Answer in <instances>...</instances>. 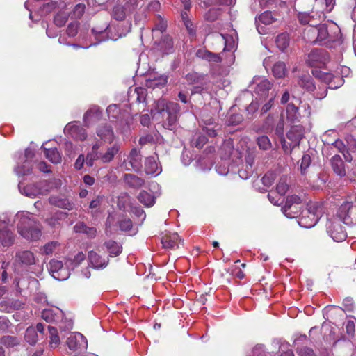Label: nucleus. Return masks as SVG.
I'll return each instance as SVG.
<instances>
[{
  "mask_svg": "<svg viewBox=\"0 0 356 356\" xmlns=\"http://www.w3.org/2000/svg\"><path fill=\"white\" fill-rule=\"evenodd\" d=\"M341 220L348 225L356 223V203L346 201L339 208L337 218L329 219L327 224V232L335 242H342L347 234Z\"/></svg>",
  "mask_w": 356,
  "mask_h": 356,
  "instance_id": "obj_1",
  "label": "nucleus"
},
{
  "mask_svg": "<svg viewBox=\"0 0 356 356\" xmlns=\"http://www.w3.org/2000/svg\"><path fill=\"white\" fill-rule=\"evenodd\" d=\"M154 111V118L161 120L165 129H172L175 127L180 113L177 103L161 99L155 103Z\"/></svg>",
  "mask_w": 356,
  "mask_h": 356,
  "instance_id": "obj_2",
  "label": "nucleus"
},
{
  "mask_svg": "<svg viewBox=\"0 0 356 356\" xmlns=\"http://www.w3.org/2000/svg\"><path fill=\"white\" fill-rule=\"evenodd\" d=\"M19 234L28 240L36 241L41 236L40 225L29 212H18L15 216Z\"/></svg>",
  "mask_w": 356,
  "mask_h": 356,
  "instance_id": "obj_3",
  "label": "nucleus"
},
{
  "mask_svg": "<svg viewBox=\"0 0 356 356\" xmlns=\"http://www.w3.org/2000/svg\"><path fill=\"white\" fill-rule=\"evenodd\" d=\"M318 27V44L330 48L341 44V34L339 27L334 22L323 24Z\"/></svg>",
  "mask_w": 356,
  "mask_h": 356,
  "instance_id": "obj_4",
  "label": "nucleus"
},
{
  "mask_svg": "<svg viewBox=\"0 0 356 356\" xmlns=\"http://www.w3.org/2000/svg\"><path fill=\"white\" fill-rule=\"evenodd\" d=\"M111 26H106L104 29L97 30V29H92V31L99 42L108 39L117 40L119 38L125 36L131 31V24L128 22H124L120 26H118L116 33L114 35L111 33V35H108V33L111 31Z\"/></svg>",
  "mask_w": 356,
  "mask_h": 356,
  "instance_id": "obj_5",
  "label": "nucleus"
},
{
  "mask_svg": "<svg viewBox=\"0 0 356 356\" xmlns=\"http://www.w3.org/2000/svg\"><path fill=\"white\" fill-rule=\"evenodd\" d=\"M18 186L22 194L31 198H35L40 195H46L51 190L50 184L47 181H41L37 184L26 186L19 182Z\"/></svg>",
  "mask_w": 356,
  "mask_h": 356,
  "instance_id": "obj_6",
  "label": "nucleus"
},
{
  "mask_svg": "<svg viewBox=\"0 0 356 356\" xmlns=\"http://www.w3.org/2000/svg\"><path fill=\"white\" fill-rule=\"evenodd\" d=\"M320 214L316 204L310 205L309 209L302 212L298 223L301 227L311 228L318 222Z\"/></svg>",
  "mask_w": 356,
  "mask_h": 356,
  "instance_id": "obj_7",
  "label": "nucleus"
},
{
  "mask_svg": "<svg viewBox=\"0 0 356 356\" xmlns=\"http://www.w3.org/2000/svg\"><path fill=\"white\" fill-rule=\"evenodd\" d=\"M122 167L127 171L139 172L142 168V156L136 148H133L127 158L124 160Z\"/></svg>",
  "mask_w": 356,
  "mask_h": 356,
  "instance_id": "obj_8",
  "label": "nucleus"
},
{
  "mask_svg": "<svg viewBox=\"0 0 356 356\" xmlns=\"http://www.w3.org/2000/svg\"><path fill=\"white\" fill-rule=\"evenodd\" d=\"M329 59V55L325 49H315L308 54L307 63L311 67H323Z\"/></svg>",
  "mask_w": 356,
  "mask_h": 356,
  "instance_id": "obj_9",
  "label": "nucleus"
},
{
  "mask_svg": "<svg viewBox=\"0 0 356 356\" xmlns=\"http://www.w3.org/2000/svg\"><path fill=\"white\" fill-rule=\"evenodd\" d=\"M49 266L50 273L54 279L63 281L70 277V267L67 266L64 267L62 261L57 259H51Z\"/></svg>",
  "mask_w": 356,
  "mask_h": 356,
  "instance_id": "obj_10",
  "label": "nucleus"
},
{
  "mask_svg": "<svg viewBox=\"0 0 356 356\" xmlns=\"http://www.w3.org/2000/svg\"><path fill=\"white\" fill-rule=\"evenodd\" d=\"M10 222V218L6 216L3 219H0V242L3 247H9L14 242V234L8 227Z\"/></svg>",
  "mask_w": 356,
  "mask_h": 356,
  "instance_id": "obj_11",
  "label": "nucleus"
},
{
  "mask_svg": "<svg viewBox=\"0 0 356 356\" xmlns=\"http://www.w3.org/2000/svg\"><path fill=\"white\" fill-rule=\"evenodd\" d=\"M67 345L73 351L81 352L88 346L86 337L79 332H73L67 337Z\"/></svg>",
  "mask_w": 356,
  "mask_h": 356,
  "instance_id": "obj_12",
  "label": "nucleus"
},
{
  "mask_svg": "<svg viewBox=\"0 0 356 356\" xmlns=\"http://www.w3.org/2000/svg\"><path fill=\"white\" fill-rule=\"evenodd\" d=\"M154 49L163 54H170L174 52V42L172 38L168 35H162L161 38L154 40Z\"/></svg>",
  "mask_w": 356,
  "mask_h": 356,
  "instance_id": "obj_13",
  "label": "nucleus"
},
{
  "mask_svg": "<svg viewBox=\"0 0 356 356\" xmlns=\"http://www.w3.org/2000/svg\"><path fill=\"white\" fill-rule=\"evenodd\" d=\"M35 259L32 252L29 250H22L16 253L14 266L15 268H20L34 264Z\"/></svg>",
  "mask_w": 356,
  "mask_h": 356,
  "instance_id": "obj_14",
  "label": "nucleus"
},
{
  "mask_svg": "<svg viewBox=\"0 0 356 356\" xmlns=\"http://www.w3.org/2000/svg\"><path fill=\"white\" fill-rule=\"evenodd\" d=\"M64 132L77 140L83 141L87 138L85 129L76 124L75 122L68 123L64 129Z\"/></svg>",
  "mask_w": 356,
  "mask_h": 356,
  "instance_id": "obj_15",
  "label": "nucleus"
},
{
  "mask_svg": "<svg viewBox=\"0 0 356 356\" xmlns=\"http://www.w3.org/2000/svg\"><path fill=\"white\" fill-rule=\"evenodd\" d=\"M321 14L312 10L311 13L300 12L298 19L302 24H309L310 26H316L322 19Z\"/></svg>",
  "mask_w": 356,
  "mask_h": 356,
  "instance_id": "obj_16",
  "label": "nucleus"
},
{
  "mask_svg": "<svg viewBox=\"0 0 356 356\" xmlns=\"http://www.w3.org/2000/svg\"><path fill=\"white\" fill-rule=\"evenodd\" d=\"M88 258L91 266L97 270L105 268L109 262L108 257H102L94 251L88 252Z\"/></svg>",
  "mask_w": 356,
  "mask_h": 356,
  "instance_id": "obj_17",
  "label": "nucleus"
},
{
  "mask_svg": "<svg viewBox=\"0 0 356 356\" xmlns=\"http://www.w3.org/2000/svg\"><path fill=\"white\" fill-rule=\"evenodd\" d=\"M303 197L296 195L287 197L285 205L282 207V211L286 217L289 218H293L295 217L291 212V210L293 209V205L299 207L303 201Z\"/></svg>",
  "mask_w": 356,
  "mask_h": 356,
  "instance_id": "obj_18",
  "label": "nucleus"
},
{
  "mask_svg": "<svg viewBox=\"0 0 356 356\" xmlns=\"http://www.w3.org/2000/svg\"><path fill=\"white\" fill-rule=\"evenodd\" d=\"M157 160L158 158L156 156L146 158L145 161V172L147 175L157 176L161 172V166L159 165Z\"/></svg>",
  "mask_w": 356,
  "mask_h": 356,
  "instance_id": "obj_19",
  "label": "nucleus"
},
{
  "mask_svg": "<svg viewBox=\"0 0 356 356\" xmlns=\"http://www.w3.org/2000/svg\"><path fill=\"white\" fill-rule=\"evenodd\" d=\"M304 135V130L301 126H293L287 133V138L291 141L290 147L294 148L299 143Z\"/></svg>",
  "mask_w": 356,
  "mask_h": 356,
  "instance_id": "obj_20",
  "label": "nucleus"
},
{
  "mask_svg": "<svg viewBox=\"0 0 356 356\" xmlns=\"http://www.w3.org/2000/svg\"><path fill=\"white\" fill-rule=\"evenodd\" d=\"M96 133L97 136L105 143H111L114 140L115 135L113 128L108 124L99 126Z\"/></svg>",
  "mask_w": 356,
  "mask_h": 356,
  "instance_id": "obj_21",
  "label": "nucleus"
},
{
  "mask_svg": "<svg viewBox=\"0 0 356 356\" xmlns=\"http://www.w3.org/2000/svg\"><path fill=\"white\" fill-rule=\"evenodd\" d=\"M41 317L47 323L56 322L63 317V311L58 307L44 309Z\"/></svg>",
  "mask_w": 356,
  "mask_h": 356,
  "instance_id": "obj_22",
  "label": "nucleus"
},
{
  "mask_svg": "<svg viewBox=\"0 0 356 356\" xmlns=\"http://www.w3.org/2000/svg\"><path fill=\"white\" fill-rule=\"evenodd\" d=\"M334 0H315L314 8L322 17H325V13H330L334 8Z\"/></svg>",
  "mask_w": 356,
  "mask_h": 356,
  "instance_id": "obj_23",
  "label": "nucleus"
},
{
  "mask_svg": "<svg viewBox=\"0 0 356 356\" xmlns=\"http://www.w3.org/2000/svg\"><path fill=\"white\" fill-rule=\"evenodd\" d=\"M102 117V111L98 106L90 108L83 116V122L86 127L98 121Z\"/></svg>",
  "mask_w": 356,
  "mask_h": 356,
  "instance_id": "obj_24",
  "label": "nucleus"
},
{
  "mask_svg": "<svg viewBox=\"0 0 356 356\" xmlns=\"http://www.w3.org/2000/svg\"><path fill=\"white\" fill-rule=\"evenodd\" d=\"M320 79L329 85L331 89H336L343 84V79L339 76H334L330 73H323L320 76Z\"/></svg>",
  "mask_w": 356,
  "mask_h": 356,
  "instance_id": "obj_25",
  "label": "nucleus"
},
{
  "mask_svg": "<svg viewBox=\"0 0 356 356\" xmlns=\"http://www.w3.org/2000/svg\"><path fill=\"white\" fill-rule=\"evenodd\" d=\"M275 21V18L273 16V14L270 11H265L263 13H261L260 15H259L255 19V22L257 24V29L259 33L262 34L264 32V28L261 26L260 27V23L268 25L272 24Z\"/></svg>",
  "mask_w": 356,
  "mask_h": 356,
  "instance_id": "obj_26",
  "label": "nucleus"
},
{
  "mask_svg": "<svg viewBox=\"0 0 356 356\" xmlns=\"http://www.w3.org/2000/svg\"><path fill=\"white\" fill-rule=\"evenodd\" d=\"M179 236L177 233L165 234L161 238V243L164 248L174 249L178 248Z\"/></svg>",
  "mask_w": 356,
  "mask_h": 356,
  "instance_id": "obj_27",
  "label": "nucleus"
},
{
  "mask_svg": "<svg viewBox=\"0 0 356 356\" xmlns=\"http://www.w3.org/2000/svg\"><path fill=\"white\" fill-rule=\"evenodd\" d=\"M168 82V76L163 74L160 76H150L146 80V86L149 88H161L164 87Z\"/></svg>",
  "mask_w": 356,
  "mask_h": 356,
  "instance_id": "obj_28",
  "label": "nucleus"
},
{
  "mask_svg": "<svg viewBox=\"0 0 356 356\" xmlns=\"http://www.w3.org/2000/svg\"><path fill=\"white\" fill-rule=\"evenodd\" d=\"M330 163L334 173L340 177H343L346 175V172L344 163L339 155H334L332 156L330 160Z\"/></svg>",
  "mask_w": 356,
  "mask_h": 356,
  "instance_id": "obj_29",
  "label": "nucleus"
},
{
  "mask_svg": "<svg viewBox=\"0 0 356 356\" xmlns=\"http://www.w3.org/2000/svg\"><path fill=\"white\" fill-rule=\"evenodd\" d=\"M49 202L51 204L64 209L72 210L74 208V203L70 202L68 199L58 196L50 197Z\"/></svg>",
  "mask_w": 356,
  "mask_h": 356,
  "instance_id": "obj_30",
  "label": "nucleus"
},
{
  "mask_svg": "<svg viewBox=\"0 0 356 356\" xmlns=\"http://www.w3.org/2000/svg\"><path fill=\"white\" fill-rule=\"evenodd\" d=\"M167 27L166 21L163 19L160 15L156 17L155 21V26L152 29V38L155 40L156 38H160L161 35L165 31Z\"/></svg>",
  "mask_w": 356,
  "mask_h": 356,
  "instance_id": "obj_31",
  "label": "nucleus"
},
{
  "mask_svg": "<svg viewBox=\"0 0 356 356\" xmlns=\"http://www.w3.org/2000/svg\"><path fill=\"white\" fill-rule=\"evenodd\" d=\"M196 56L209 62L219 63L222 60L219 54L210 52L203 49H198L196 52Z\"/></svg>",
  "mask_w": 356,
  "mask_h": 356,
  "instance_id": "obj_32",
  "label": "nucleus"
},
{
  "mask_svg": "<svg viewBox=\"0 0 356 356\" xmlns=\"http://www.w3.org/2000/svg\"><path fill=\"white\" fill-rule=\"evenodd\" d=\"M124 180L127 185L135 188H139L145 184V181L142 178L134 174H125L124 175Z\"/></svg>",
  "mask_w": 356,
  "mask_h": 356,
  "instance_id": "obj_33",
  "label": "nucleus"
},
{
  "mask_svg": "<svg viewBox=\"0 0 356 356\" xmlns=\"http://www.w3.org/2000/svg\"><path fill=\"white\" fill-rule=\"evenodd\" d=\"M120 150V145L118 144H114L113 146L108 147L105 153L100 154L99 159L103 163H109L111 162L114 156L118 153Z\"/></svg>",
  "mask_w": 356,
  "mask_h": 356,
  "instance_id": "obj_34",
  "label": "nucleus"
},
{
  "mask_svg": "<svg viewBox=\"0 0 356 356\" xmlns=\"http://www.w3.org/2000/svg\"><path fill=\"white\" fill-rule=\"evenodd\" d=\"M42 147L44 150L45 156L49 161L56 164L61 162L62 156L57 148H45L44 145H42Z\"/></svg>",
  "mask_w": 356,
  "mask_h": 356,
  "instance_id": "obj_35",
  "label": "nucleus"
},
{
  "mask_svg": "<svg viewBox=\"0 0 356 356\" xmlns=\"http://www.w3.org/2000/svg\"><path fill=\"white\" fill-rule=\"evenodd\" d=\"M272 84L267 79H262L257 86L255 92L258 94L261 98H266L268 96V91L271 88Z\"/></svg>",
  "mask_w": 356,
  "mask_h": 356,
  "instance_id": "obj_36",
  "label": "nucleus"
},
{
  "mask_svg": "<svg viewBox=\"0 0 356 356\" xmlns=\"http://www.w3.org/2000/svg\"><path fill=\"white\" fill-rule=\"evenodd\" d=\"M23 160L24 158H22L20 161H18L17 165L15 168L16 174L19 176L30 174L32 169L31 161L25 160L23 161Z\"/></svg>",
  "mask_w": 356,
  "mask_h": 356,
  "instance_id": "obj_37",
  "label": "nucleus"
},
{
  "mask_svg": "<svg viewBox=\"0 0 356 356\" xmlns=\"http://www.w3.org/2000/svg\"><path fill=\"white\" fill-rule=\"evenodd\" d=\"M318 27L316 26H309L305 30L304 38L307 42L318 44Z\"/></svg>",
  "mask_w": 356,
  "mask_h": 356,
  "instance_id": "obj_38",
  "label": "nucleus"
},
{
  "mask_svg": "<svg viewBox=\"0 0 356 356\" xmlns=\"http://www.w3.org/2000/svg\"><path fill=\"white\" fill-rule=\"evenodd\" d=\"M298 84L307 91H313L316 87L312 76L309 74H303L299 77Z\"/></svg>",
  "mask_w": 356,
  "mask_h": 356,
  "instance_id": "obj_39",
  "label": "nucleus"
},
{
  "mask_svg": "<svg viewBox=\"0 0 356 356\" xmlns=\"http://www.w3.org/2000/svg\"><path fill=\"white\" fill-rule=\"evenodd\" d=\"M104 245L106 248L110 257L118 256L122 252V245L114 241H106Z\"/></svg>",
  "mask_w": 356,
  "mask_h": 356,
  "instance_id": "obj_40",
  "label": "nucleus"
},
{
  "mask_svg": "<svg viewBox=\"0 0 356 356\" xmlns=\"http://www.w3.org/2000/svg\"><path fill=\"white\" fill-rule=\"evenodd\" d=\"M138 201L147 207H152L155 203V197L151 193L142 191L138 195Z\"/></svg>",
  "mask_w": 356,
  "mask_h": 356,
  "instance_id": "obj_41",
  "label": "nucleus"
},
{
  "mask_svg": "<svg viewBox=\"0 0 356 356\" xmlns=\"http://www.w3.org/2000/svg\"><path fill=\"white\" fill-rule=\"evenodd\" d=\"M286 118L291 122L298 121L300 117L298 108L293 103L289 104L286 109Z\"/></svg>",
  "mask_w": 356,
  "mask_h": 356,
  "instance_id": "obj_42",
  "label": "nucleus"
},
{
  "mask_svg": "<svg viewBox=\"0 0 356 356\" xmlns=\"http://www.w3.org/2000/svg\"><path fill=\"white\" fill-rule=\"evenodd\" d=\"M99 148V145L96 143L92 146L91 152L87 154L86 163L88 166H93L95 161L99 159L100 154L98 153Z\"/></svg>",
  "mask_w": 356,
  "mask_h": 356,
  "instance_id": "obj_43",
  "label": "nucleus"
},
{
  "mask_svg": "<svg viewBox=\"0 0 356 356\" xmlns=\"http://www.w3.org/2000/svg\"><path fill=\"white\" fill-rule=\"evenodd\" d=\"M24 339L31 346L36 343L38 340V335L34 327L30 326L26 329L24 334Z\"/></svg>",
  "mask_w": 356,
  "mask_h": 356,
  "instance_id": "obj_44",
  "label": "nucleus"
},
{
  "mask_svg": "<svg viewBox=\"0 0 356 356\" xmlns=\"http://www.w3.org/2000/svg\"><path fill=\"white\" fill-rule=\"evenodd\" d=\"M273 74L276 78H283L286 73V65L283 62H277L272 69Z\"/></svg>",
  "mask_w": 356,
  "mask_h": 356,
  "instance_id": "obj_45",
  "label": "nucleus"
},
{
  "mask_svg": "<svg viewBox=\"0 0 356 356\" xmlns=\"http://www.w3.org/2000/svg\"><path fill=\"white\" fill-rule=\"evenodd\" d=\"M49 344L53 348L58 347L60 344V337L58 334L57 329L54 327L49 326Z\"/></svg>",
  "mask_w": 356,
  "mask_h": 356,
  "instance_id": "obj_46",
  "label": "nucleus"
},
{
  "mask_svg": "<svg viewBox=\"0 0 356 356\" xmlns=\"http://www.w3.org/2000/svg\"><path fill=\"white\" fill-rule=\"evenodd\" d=\"M233 151V144L231 140H225L220 148V154L223 159L229 158Z\"/></svg>",
  "mask_w": 356,
  "mask_h": 356,
  "instance_id": "obj_47",
  "label": "nucleus"
},
{
  "mask_svg": "<svg viewBox=\"0 0 356 356\" xmlns=\"http://www.w3.org/2000/svg\"><path fill=\"white\" fill-rule=\"evenodd\" d=\"M257 144L260 149L268 150L272 147V143L269 138L266 135H260L257 136Z\"/></svg>",
  "mask_w": 356,
  "mask_h": 356,
  "instance_id": "obj_48",
  "label": "nucleus"
},
{
  "mask_svg": "<svg viewBox=\"0 0 356 356\" xmlns=\"http://www.w3.org/2000/svg\"><path fill=\"white\" fill-rule=\"evenodd\" d=\"M112 15L114 19L117 20H124L127 17H129V15L127 13L122 5H117L113 8Z\"/></svg>",
  "mask_w": 356,
  "mask_h": 356,
  "instance_id": "obj_49",
  "label": "nucleus"
},
{
  "mask_svg": "<svg viewBox=\"0 0 356 356\" xmlns=\"http://www.w3.org/2000/svg\"><path fill=\"white\" fill-rule=\"evenodd\" d=\"M138 6V0H124V3L122 5L124 10H125L129 17L136 12Z\"/></svg>",
  "mask_w": 356,
  "mask_h": 356,
  "instance_id": "obj_50",
  "label": "nucleus"
},
{
  "mask_svg": "<svg viewBox=\"0 0 356 356\" xmlns=\"http://www.w3.org/2000/svg\"><path fill=\"white\" fill-rule=\"evenodd\" d=\"M85 254L82 252H78L74 257V259H67L65 262V266L70 268H74L80 264L85 259Z\"/></svg>",
  "mask_w": 356,
  "mask_h": 356,
  "instance_id": "obj_51",
  "label": "nucleus"
},
{
  "mask_svg": "<svg viewBox=\"0 0 356 356\" xmlns=\"http://www.w3.org/2000/svg\"><path fill=\"white\" fill-rule=\"evenodd\" d=\"M1 343L7 348H13L19 344L20 340L14 336H4L1 339Z\"/></svg>",
  "mask_w": 356,
  "mask_h": 356,
  "instance_id": "obj_52",
  "label": "nucleus"
},
{
  "mask_svg": "<svg viewBox=\"0 0 356 356\" xmlns=\"http://www.w3.org/2000/svg\"><path fill=\"white\" fill-rule=\"evenodd\" d=\"M74 228L76 230V232L86 233L90 237H94L97 232L95 228L88 227L82 222L77 223Z\"/></svg>",
  "mask_w": 356,
  "mask_h": 356,
  "instance_id": "obj_53",
  "label": "nucleus"
},
{
  "mask_svg": "<svg viewBox=\"0 0 356 356\" xmlns=\"http://www.w3.org/2000/svg\"><path fill=\"white\" fill-rule=\"evenodd\" d=\"M276 44L280 49L284 51L289 46V44L288 34L283 33L278 35L276 38Z\"/></svg>",
  "mask_w": 356,
  "mask_h": 356,
  "instance_id": "obj_54",
  "label": "nucleus"
},
{
  "mask_svg": "<svg viewBox=\"0 0 356 356\" xmlns=\"http://www.w3.org/2000/svg\"><path fill=\"white\" fill-rule=\"evenodd\" d=\"M289 189V185L287 184V177H282L277 184L276 191L280 196H283L286 194Z\"/></svg>",
  "mask_w": 356,
  "mask_h": 356,
  "instance_id": "obj_55",
  "label": "nucleus"
},
{
  "mask_svg": "<svg viewBox=\"0 0 356 356\" xmlns=\"http://www.w3.org/2000/svg\"><path fill=\"white\" fill-rule=\"evenodd\" d=\"M67 216L66 213L58 212L54 216L47 220L48 225L52 227H56L60 225V220Z\"/></svg>",
  "mask_w": 356,
  "mask_h": 356,
  "instance_id": "obj_56",
  "label": "nucleus"
},
{
  "mask_svg": "<svg viewBox=\"0 0 356 356\" xmlns=\"http://www.w3.org/2000/svg\"><path fill=\"white\" fill-rule=\"evenodd\" d=\"M204 76L197 72H191L186 75V79L188 84L198 83L202 81Z\"/></svg>",
  "mask_w": 356,
  "mask_h": 356,
  "instance_id": "obj_57",
  "label": "nucleus"
},
{
  "mask_svg": "<svg viewBox=\"0 0 356 356\" xmlns=\"http://www.w3.org/2000/svg\"><path fill=\"white\" fill-rule=\"evenodd\" d=\"M207 141V138L204 136L198 134L193 138L191 143L193 146L200 149L206 144Z\"/></svg>",
  "mask_w": 356,
  "mask_h": 356,
  "instance_id": "obj_58",
  "label": "nucleus"
},
{
  "mask_svg": "<svg viewBox=\"0 0 356 356\" xmlns=\"http://www.w3.org/2000/svg\"><path fill=\"white\" fill-rule=\"evenodd\" d=\"M220 15L219 8H211L205 14V19L207 21L213 22L216 20Z\"/></svg>",
  "mask_w": 356,
  "mask_h": 356,
  "instance_id": "obj_59",
  "label": "nucleus"
},
{
  "mask_svg": "<svg viewBox=\"0 0 356 356\" xmlns=\"http://www.w3.org/2000/svg\"><path fill=\"white\" fill-rule=\"evenodd\" d=\"M67 20V15L65 13H58L54 19V24L57 26H63Z\"/></svg>",
  "mask_w": 356,
  "mask_h": 356,
  "instance_id": "obj_60",
  "label": "nucleus"
},
{
  "mask_svg": "<svg viewBox=\"0 0 356 356\" xmlns=\"http://www.w3.org/2000/svg\"><path fill=\"white\" fill-rule=\"evenodd\" d=\"M108 115L111 119H115L120 113L119 107L116 104L110 105L106 109Z\"/></svg>",
  "mask_w": 356,
  "mask_h": 356,
  "instance_id": "obj_61",
  "label": "nucleus"
},
{
  "mask_svg": "<svg viewBox=\"0 0 356 356\" xmlns=\"http://www.w3.org/2000/svg\"><path fill=\"white\" fill-rule=\"evenodd\" d=\"M311 157L309 154H304L301 159L300 170L302 174H305L306 170L310 165Z\"/></svg>",
  "mask_w": 356,
  "mask_h": 356,
  "instance_id": "obj_62",
  "label": "nucleus"
},
{
  "mask_svg": "<svg viewBox=\"0 0 356 356\" xmlns=\"http://www.w3.org/2000/svg\"><path fill=\"white\" fill-rule=\"evenodd\" d=\"M275 179V174L273 172H269L265 174V175L261 179V181L264 185L266 186H270L274 182Z\"/></svg>",
  "mask_w": 356,
  "mask_h": 356,
  "instance_id": "obj_63",
  "label": "nucleus"
},
{
  "mask_svg": "<svg viewBox=\"0 0 356 356\" xmlns=\"http://www.w3.org/2000/svg\"><path fill=\"white\" fill-rule=\"evenodd\" d=\"M79 23L74 22L70 23L67 28V34L70 37H74L77 34Z\"/></svg>",
  "mask_w": 356,
  "mask_h": 356,
  "instance_id": "obj_64",
  "label": "nucleus"
}]
</instances>
